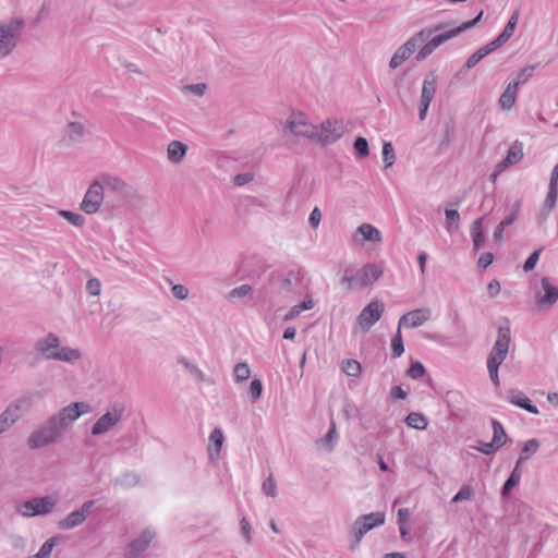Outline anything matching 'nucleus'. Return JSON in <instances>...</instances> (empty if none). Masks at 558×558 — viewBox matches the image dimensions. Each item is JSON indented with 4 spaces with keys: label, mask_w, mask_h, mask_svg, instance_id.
Returning a JSON list of instances; mask_svg holds the SVG:
<instances>
[{
    "label": "nucleus",
    "mask_w": 558,
    "mask_h": 558,
    "mask_svg": "<svg viewBox=\"0 0 558 558\" xmlns=\"http://www.w3.org/2000/svg\"><path fill=\"white\" fill-rule=\"evenodd\" d=\"M430 318V310L428 308H417L413 310L399 319V328H416L424 325Z\"/></svg>",
    "instance_id": "dca6fc26"
},
{
    "label": "nucleus",
    "mask_w": 558,
    "mask_h": 558,
    "mask_svg": "<svg viewBox=\"0 0 558 558\" xmlns=\"http://www.w3.org/2000/svg\"><path fill=\"white\" fill-rule=\"evenodd\" d=\"M522 472L520 470V465L515 463V466L513 468L512 472L510 473V476L507 478L502 486L501 494L504 497L508 496L510 490L517 486L521 481Z\"/></svg>",
    "instance_id": "7c9ffc66"
},
{
    "label": "nucleus",
    "mask_w": 558,
    "mask_h": 558,
    "mask_svg": "<svg viewBox=\"0 0 558 558\" xmlns=\"http://www.w3.org/2000/svg\"><path fill=\"white\" fill-rule=\"evenodd\" d=\"M337 437V429L335 421L330 422L329 429L324 438L317 440V445L324 447L327 451H331L335 446V439Z\"/></svg>",
    "instance_id": "473e14b6"
},
{
    "label": "nucleus",
    "mask_w": 558,
    "mask_h": 558,
    "mask_svg": "<svg viewBox=\"0 0 558 558\" xmlns=\"http://www.w3.org/2000/svg\"><path fill=\"white\" fill-rule=\"evenodd\" d=\"M538 448H539V442H538L537 439H535V438L529 439L524 444V446L522 447V449L520 451V456H519V458L517 460V464L521 465L523 462L529 460L531 456L536 453Z\"/></svg>",
    "instance_id": "c85d7f7f"
},
{
    "label": "nucleus",
    "mask_w": 558,
    "mask_h": 558,
    "mask_svg": "<svg viewBox=\"0 0 558 558\" xmlns=\"http://www.w3.org/2000/svg\"><path fill=\"white\" fill-rule=\"evenodd\" d=\"M383 271V268L376 264H366L356 271L352 268H347L342 280L349 289L363 288L377 281L381 277Z\"/></svg>",
    "instance_id": "423d86ee"
},
{
    "label": "nucleus",
    "mask_w": 558,
    "mask_h": 558,
    "mask_svg": "<svg viewBox=\"0 0 558 558\" xmlns=\"http://www.w3.org/2000/svg\"><path fill=\"white\" fill-rule=\"evenodd\" d=\"M361 518L365 524L369 525L371 530L385 523V514L383 512H371L362 515Z\"/></svg>",
    "instance_id": "f704fd0d"
},
{
    "label": "nucleus",
    "mask_w": 558,
    "mask_h": 558,
    "mask_svg": "<svg viewBox=\"0 0 558 558\" xmlns=\"http://www.w3.org/2000/svg\"><path fill=\"white\" fill-rule=\"evenodd\" d=\"M354 149L359 158H365L369 154L368 143L366 138L359 136L354 141Z\"/></svg>",
    "instance_id": "ea45409f"
},
{
    "label": "nucleus",
    "mask_w": 558,
    "mask_h": 558,
    "mask_svg": "<svg viewBox=\"0 0 558 558\" xmlns=\"http://www.w3.org/2000/svg\"><path fill=\"white\" fill-rule=\"evenodd\" d=\"M356 232L366 241L381 242L383 240L380 231L369 223H362Z\"/></svg>",
    "instance_id": "cd10ccee"
},
{
    "label": "nucleus",
    "mask_w": 558,
    "mask_h": 558,
    "mask_svg": "<svg viewBox=\"0 0 558 558\" xmlns=\"http://www.w3.org/2000/svg\"><path fill=\"white\" fill-rule=\"evenodd\" d=\"M542 248H538L534 251L525 260L523 265V269L525 271H531L535 268L536 263L538 262L539 255H541Z\"/></svg>",
    "instance_id": "6e6d98bb"
},
{
    "label": "nucleus",
    "mask_w": 558,
    "mask_h": 558,
    "mask_svg": "<svg viewBox=\"0 0 558 558\" xmlns=\"http://www.w3.org/2000/svg\"><path fill=\"white\" fill-rule=\"evenodd\" d=\"M171 291L172 294L179 300H185L189 296V289L183 284H174Z\"/></svg>",
    "instance_id": "680f3d73"
},
{
    "label": "nucleus",
    "mask_w": 558,
    "mask_h": 558,
    "mask_svg": "<svg viewBox=\"0 0 558 558\" xmlns=\"http://www.w3.org/2000/svg\"><path fill=\"white\" fill-rule=\"evenodd\" d=\"M263 392V384L259 379H253L250 385L248 395L253 402L257 401Z\"/></svg>",
    "instance_id": "49530a36"
},
{
    "label": "nucleus",
    "mask_w": 558,
    "mask_h": 558,
    "mask_svg": "<svg viewBox=\"0 0 558 558\" xmlns=\"http://www.w3.org/2000/svg\"><path fill=\"white\" fill-rule=\"evenodd\" d=\"M252 291V287L250 284H241L234 289H232L229 293L230 299H241L246 296Z\"/></svg>",
    "instance_id": "3c124183"
},
{
    "label": "nucleus",
    "mask_w": 558,
    "mask_h": 558,
    "mask_svg": "<svg viewBox=\"0 0 558 558\" xmlns=\"http://www.w3.org/2000/svg\"><path fill=\"white\" fill-rule=\"evenodd\" d=\"M240 527H241V533L245 539L246 543H251L252 542V535H251V525L248 523V521L246 520L245 517H243L240 521Z\"/></svg>",
    "instance_id": "052dcab7"
},
{
    "label": "nucleus",
    "mask_w": 558,
    "mask_h": 558,
    "mask_svg": "<svg viewBox=\"0 0 558 558\" xmlns=\"http://www.w3.org/2000/svg\"><path fill=\"white\" fill-rule=\"evenodd\" d=\"M187 151V145L181 141L173 140L168 144L167 157L172 163H180L183 161Z\"/></svg>",
    "instance_id": "4be33fe9"
},
{
    "label": "nucleus",
    "mask_w": 558,
    "mask_h": 558,
    "mask_svg": "<svg viewBox=\"0 0 558 558\" xmlns=\"http://www.w3.org/2000/svg\"><path fill=\"white\" fill-rule=\"evenodd\" d=\"M493 260H494V255L489 252H485L480 255L477 265H478V267L485 269L493 263Z\"/></svg>",
    "instance_id": "69168bd1"
},
{
    "label": "nucleus",
    "mask_w": 558,
    "mask_h": 558,
    "mask_svg": "<svg viewBox=\"0 0 558 558\" xmlns=\"http://www.w3.org/2000/svg\"><path fill=\"white\" fill-rule=\"evenodd\" d=\"M483 11H481L475 19L468 22H463L462 24L454 27H449L450 25L448 23H440L441 25H444V28L439 29V34L433 37L430 35L429 38L425 40V45L418 50L415 59L417 61L425 60L429 54L434 52L436 48H438L446 41L459 36L461 33L474 27L481 21ZM436 33H438V31Z\"/></svg>",
    "instance_id": "7ed1b4c3"
},
{
    "label": "nucleus",
    "mask_w": 558,
    "mask_h": 558,
    "mask_svg": "<svg viewBox=\"0 0 558 558\" xmlns=\"http://www.w3.org/2000/svg\"><path fill=\"white\" fill-rule=\"evenodd\" d=\"M473 449H475L486 456L494 454L498 450L497 446H495L493 441H489V442L480 441L477 445L473 446Z\"/></svg>",
    "instance_id": "603ef678"
},
{
    "label": "nucleus",
    "mask_w": 558,
    "mask_h": 558,
    "mask_svg": "<svg viewBox=\"0 0 558 558\" xmlns=\"http://www.w3.org/2000/svg\"><path fill=\"white\" fill-rule=\"evenodd\" d=\"M35 350L46 360L61 361L70 364L75 363L82 356L76 348L61 347L60 339L53 332L39 338L35 343Z\"/></svg>",
    "instance_id": "f03ea898"
},
{
    "label": "nucleus",
    "mask_w": 558,
    "mask_h": 558,
    "mask_svg": "<svg viewBox=\"0 0 558 558\" xmlns=\"http://www.w3.org/2000/svg\"><path fill=\"white\" fill-rule=\"evenodd\" d=\"M86 291L90 295H95V296L99 295L100 292H101V283H100V281L97 278H90L87 281Z\"/></svg>",
    "instance_id": "4d7b16f0"
},
{
    "label": "nucleus",
    "mask_w": 558,
    "mask_h": 558,
    "mask_svg": "<svg viewBox=\"0 0 558 558\" xmlns=\"http://www.w3.org/2000/svg\"><path fill=\"white\" fill-rule=\"evenodd\" d=\"M383 158L386 163V167H391L396 161L395 149L390 142L384 143Z\"/></svg>",
    "instance_id": "79ce46f5"
},
{
    "label": "nucleus",
    "mask_w": 558,
    "mask_h": 558,
    "mask_svg": "<svg viewBox=\"0 0 558 558\" xmlns=\"http://www.w3.org/2000/svg\"><path fill=\"white\" fill-rule=\"evenodd\" d=\"M342 369L348 376L357 377L362 372V366L355 360H347L343 363Z\"/></svg>",
    "instance_id": "4c0bfd02"
},
{
    "label": "nucleus",
    "mask_w": 558,
    "mask_h": 558,
    "mask_svg": "<svg viewBox=\"0 0 558 558\" xmlns=\"http://www.w3.org/2000/svg\"><path fill=\"white\" fill-rule=\"evenodd\" d=\"M454 122L452 120H449L444 124L441 145H448L451 142L454 134Z\"/></svg>",
    "instance_id": "de8ad7c7"
},
{
    "label": "nucleus",
    "mask_w": 558,
    "mask_h": 558,
    "mask_svg": "<svg viewBox=\"0 0 558 558\" xmlns=\"http://www.w3.org/2000/svg\"><path fill=\"white\" fill-rule=\"evenodd\" d=\"M520 85L521 82L510 83L504 90L499 98V106L502 110H509L513 107Z\"/></svg>",
    "instance_id": "b1692460"
},
{
    "label": "nucleus",
    "mask_w": 558,
    "mask_h": 558,
    "mask_svg": "<svg viewBox=\"0 0 558 558\" xmlns=\"http://www.w3.org/2000/svg\"><path fill=\"white\" fill-rule=\"evenodd\" d=\"M484 216L475 219L470 227V234L473 241V246L475 251L481 250L485 243V234H484Z\"/></svg>",
    "instance_id": "5701e85b"
},
{
    "label": "nucleus",
    "mask_w": 558,
    "mask_h": 558,
    "mask_svg": "<svg viewBox=\"0 0 558 558\" xmlns=\"http://www.w3.org/2000/svg\"><path fill=\"white\" fill-rule=\"evenodd\" d=\"M95 505L94 500L85 501L80 509L72 511L65 518L58 522V527L61 530H72L81 524L87 519L93 507Z\"/></svg>",
    "instance_id": "4468645a"
},
{
    "label": "nucleus",
    "mask_w": 558,
    "mask_h": 558,
    "mask_svg": "<svg viewBox=\"0 0 558 558\" xmlns=\"http://www.w3.org/2000/svg\"><path fill=\"white\" fill-rule=\"evenodd\" d=\"M295 306L302 313L303 311L312 310L314 307V301L311 296H306L300 304H296Z\"/></svg>",
    "instance_id": "774afa93"
},
{
    "label": "nucleus",
    "mask_w": 558,
    "mask_h": 558,
    "mask_svg": "<svg viewBox=\"0 0 558 558\" xmlns=\"http://www.w3.org/2000/svg\"><path fill=\"white\" fill-rule=\"evenodd\" d=\"M521 157H522V150L515 149V147H511L508 150L505 162L511 165V163L518 162L521 159Z\"/></svg>",
    "instance_id": "e2e57ef3"
},
{
    "label": "nucleus",
    "mask_w": 558,
    "mask_h": 558,
    "mask_svg": "<svg viewBox=\"0 0 558 558\" xmlns=\"http://www.w3.org/2000/svg\"><path fill=\"white\" fill-rule=\"evenodd\" d=\"M185 90H189L190 93L194 94L195 96H203L207 89V85L204 83H197L192 85L184 86Z\"/></svg>",
    "instance_id": "bf43d9fd"
},
{
    "label": "nucleus",
    "mask_w": 558,
    "mask_h": 558,
    "mask_svg": "<svg viewBox=\"0 0 558 558\" xmlns=\"http://www.w3.org/2000/svg\"><path fill=\"white\" fill-rule=\"evenodd\" d=\"M558 197V184L549 183L548 193L544 201V208L541 211L539 220L543 221L547 218L548 214L556 207Z\"/></svg>",
    "instance_id": "393cba45"
},
{
    "label": "nucleus",
    "mask_w": 558,
    "mask_h": 558,
    "mask_svg": "<svg viewBox=\"0 0 558 558\" xmlns=\"http://www.w3.org/2000/svg\"><path fill=\"white\" fill-rule=\"evenodd\" d=\"M437 78L438 76L434 71L425 76L420 104L430 105L436 94Z\"/></svg>",
    "instance_id": "aec40b11"
},
{
    "label": "nucleus",
    "mask_w": 558,
    "mask_h": 558,
    "mask_svg": "<svg viewBox=\"0 0 558 558\" xmlns=\"http://www.w3.org/2000/svg\"><path fill=\"white\" fill-rule=\"evenodd\" d=\"M371 531L369 525L365 524L363 519L360 517L356 519V521L353 524V533L355 538V544H359L363 536Z\"/></svg>",
    "instance_id": "c9c22d12"
},
{
    "label": "nucleus",
    "mask_w": 558,
    "mask_h": 558,
    "mask_svg": "<svg viewBox=\"0 0 558 558\" xmlns=\"http://www.w3.org/2000/svg\"><path fill=\"white\" fill-rule=\"evenodd\" d=\"M90 411L85 402H73L49 416L27 437V447L39 450L59 441L66 429L82 415Z\"/></svg>",
    "instance_id": "f257e3e1"
},
{
    "label": "nucleus",
    "mask_w": 558,
    "mask_h": 558,
    "mask_svg": "<svg viewBox=\"0 0 558 558\" xmlns=\"http://www.w3.org/2000/svg\"><path fill=\"white\" fill-rule=\"evenodd\" d=\"M98 183L101 185L104 193L113 192L120 194H128L129 186L128 184L120 178L102 174L97 179Z\"/></svg>",
    "instance_id": "a211bd4d"
},
{
    "label": "nucleus",
    "mask_w": 558,
    "mask_h": 558,
    "mask_svg": "<svg viewBox=\"0 0 558 558\" xmlns=\"http://www.w3.org/2000/svg\"><path fill=\"white\" fill-rule=\"evenodd\" d=\"M474 495V490L470 485H463L460 490L453 496L452 502L457 504L462 500H470Z\"/></svg>",
    "instance_id": "c03bdc74"
},
{
    "label": "nucleus",
    "mask_w": 558,
    "mask_h": 558,
    "mask_svg": "<svg viewBox=\"0 0 558 558\" xmlns=\"http://www.w3.org/2000/svg\"><path fill=\"white\" fill-rule=\"evenodd\" d=\"M541 283L545 294L538 299V304L554 305L558 301V287L553 286L547 277L542 278Z\"/></svg>",
    "instance_id": "412c9836"
},
{
    "label": "nucleus",
    "mask_w": 558,
    "mask_h": 558,
    "mask_svg": "<svg viewBox=\"0 0 558 558\" xmlns=\"http://www.w3.org/2000/svg\"><path fill=\"white\" fill-rule=\"evenodd\" d=\"M24 26L23 19H12L8 23H0V56H9L17 46Z\"/></svg>",
    "instance_id": "0eeeda50"
},
{
    "label": "nucleus",
    "mask_w": 558,
    "mask_h": 558,
    "mask_svg": "<svg viewBox=\"0 0 558 558\" xmlns=\"http://www.w3.org/2000/svg\"><path fill=\"white\" fill-rule=\"evenodd\" d=\"M445 216L447 220V230L448 232L452 231V225H454V229H458V225L460 222V214L456 209H446Z\"/></svg>",
    "instance_id": "37998d69"
},
{
    "label": "nucleus",
    "mask_w": 558,
    "mask_h": 558,
    "mask_svg": "<svg viewBox=\"0 0 558 558\" xmlns=\"http://www.w3.org/2000/svg\"><path fill=\"white\" fill-rule=\"evenodd\" d=\"M444 25L436 24L429 27H425L411 36L402 46H400L389 61V66L391 69L399 68L405 60H408L411 54L416 50L417 46L425 43L429 38L430 35L435 34V32L442 29Z\"/></svg>",
    "instance_id": "39448f33"
},
{
    "label": "nucleus",
    "mask_w": 558,
    "mask_h": 558,
    "mask_svg": "<svg viewBox=\"0 0 558 558\" xmlns=\"http://www.w3.org/2000/svg\"><path fill=\"white\" fill-rule=\"evenodd\" d=\"M223 433L220 428H215L209 436V441L215 446L217 452L220 451L223 444Z\"/></svg>",
    "instance_id": "8fccbe9b"
},
{
    "label": "nucleus",
    "mask_w": 558,
    "mask_h": 558,
    "mask_svg": "<svg viewBox=\"0 0 558 558\" xmlns=\"http://www.w3.org/2000/svg\"><path fill=\"white\" fill-rule=\"evenodd\" d=\"M57 497L54 496H45L40 498H33L31 500L24 501L17 506L16 511L26 518L35 517V515H44L48 514L52 511L54 506L57 505Z\"/></svg>",
    "instance_id": "1a4fd4ad"
},
{
    "label": "nucleus",
    "mask_w": 558,
    "mask_h": 558,
    "mask_svg": "<svg viewBox=\"0 0 558 558\" xmlns=\"http://www.w3.org/2000/svg\"><path fill=\"white\" fill-rule=\"evenodd\" d=\"M500 46L496 44L495 39L490 43L484 45L478 50L475 51L476 56L480 60L484 59L486 56L498 49Z\"/></svg>",
    "instance_id": "864d4df0"
},
{
    "label": "nucleus",
    "mask_w": 558,
    "mask_h": 558,
    "mask_svg": "<svg viewBox=\"0 0 558 558\" xmlns=\"http://www.w3.org/2000/svg\"><path fill=\"white\" fill-rule=\"evenodd\" d=\"M535 70L534 65H529L523 68L520 73L518 74L517 82H521V84H524L529 81L530 77H532L533 72Z\"/></svg>",
    "instance_id": "0e129e2a"
},
{
    "label": "nucleus",
    "mask_w": 558,
    "mask_h": 558,
    "mask_svg": "<svg viewBox=\"0 0 558 558\" xmlns=\"http://www.w3.org/2000/svg\"><path fill=\"white\" fill-rule=\"evenodd\" d=\"M58 214H59V216H61L62 218L68 220L74 227L80 228L85 225V221H86L85 217L81 214H77V213H74L71 210H65V209L59 210Z\"/></svg>",
    "instance_id": "72a5a7b5"
},
{
    "label": "nucleus",
    "mask_w": 558,
    "mask_h": 558,
    "mask_svg": "<svg viewBox=\"0 0 558 558\" xmlns=\"http://www.w3.org/2000/svg\"><path fill=\"white\" fill-rule=\"evenodd\" d=\"M320 220H322V213L318 207H315L310 215V223L312 225V227L316 228V227H318Z\"/></svg>",
    "instance_id": "338daca9"
},
{
    "label": "nucleus",
    "mask_w": 558,
    "mask_h": 558,
    "mask_svg": "<svg viewBox=\"0 0 558 558\" xmlns=\"http://www.w3.org/2000/svg\"><path fill=\"white\" fill-rule=\"evenodd\" d=\"M500 46L496 44L495 39L490 43L484 45L478 50L475 51L476 56L480 60L484 59L486 56L498 49Z\"/></svg>",
    "instance_id": "5fc2aeb1"
},
{
    "label": "nucleus",
    "mask_w": 558,
    "mask_h": 558,
    "mask_svg": "<svg viewBox=\"0 0 558 558\" xmlns=\"http://www.w3.org/2000/svg\"><path fill=\"white\" fill-rule=\"evenodd\" d=\"M254 180L252 172L239 173L234 177L233 183L238 186H243Z\"/></svg>",
    "instance_id": "13d9d810"
},
{
    "label": "nucleus",
    "mask_w": 558,
    "mask_h": 558,
    "mask_svg": "<svg viewBox=\"0 0 558 558\" xmlns=\"http://www.w3.org/2000/svg\"><path fill=\"white\" fill-rule=\"evenodd\" d=\"M125 407L123 403H113L93 425L92 435L100 436L113 428L123 417Z\"/></svg>",
    "instance_id": "6e6552de"
},
{
    "label": "nucleus",
    "mask_w": 558,
    "mask_h": 558,
    "mask_svg": "<svg viewBox=\"0 0 558 558\" xmlns=\"http://www.w3.org/2000/svg\"><path fill=\"white\" fill-rule=\"evenodd\" d=\"M58 538L57 537H50L47 539L41 547L39 548L38 553L34 555L35 558H49L51 555V551L53 547L57 545Z\"/></svg>",
    "instance_id": "e433bc0d"
},
{
    "label": "nucleus",
    "mask_w": 558,
    "mask_h": 558,
    "mask_svg": "<svg viewBox=\"0 0 558 558\" xmlns=\"http://www.w3.org/2000/svg\"><path fill=\"white\" fill-rule=\"evenodd\" d=\"M262 490L266 496L272 498L277 496V484L271 473L267 476V478H265L262 485Z\"/></svg>",
    "instance_id": "58836bf2"
},
{
    "label": "nucleus",
    "mask_w": 558,
    "mask_h": 558,
    "mask_svg": "<svg viewBox=\"0 0 558 558\" xmlns=\"http://www.w3.org/2000/svg\"><path fill=\"white\" fill-rule=\"evenodd\" d=\"M22 417V404L12 402L0 413V436L10 430Z\"/></svg>",
    "instance_id": "2eb2a0df"
},
{
    "label": "nucleus",
    "mask_w": 558,
    "mask_h": 558,
    "mask_svg": "<svg viewBox=\"0 0 558 558\" xmlns=\"http://www.w3.org/2000/svg\"><path fill=\"white\" fill-rule=\"evenodd\" d=\"M492 427H493V439L495 446L499 449L502 447L507 441V434L505 432V428L502 424L497 420H492Z\"/></svg>",
    "instance_id": "2f4dec72"
},
{
    "label": "nucleus",
    "mask_w": 558,
    "mask_h": 558,
    "mask_svg": "<svg viewBox=\"0 0 558 558\" xmlns=\"http://www.w3.org/2000/svg\"><path fill=\"white\" fill-rule=\"evenodd\" d=\"M154 537V531L149 529L145 530L138 537H136L129 544L126 551L128 558H136L137 556H140L143 551H145L148 548Z\"/></svg>",
    "instance_id": "f3484780"
},
{
    "label": "nucleus",
    "mask_w": 558,
    "mask_h": 558,
    "mask_svg": "<svg viewBox=\"0 0 558 558\" xmlns=\"http://www.w3.org/2000/svg\"><path fill=\"white\" fill-rule=\"evenodd\" d=\"M519 20V12L515 11L509 19L507 25L504 31L495 38V41L500 47L505 45L513 35L515 26Z\"/></svg>",
    "instance_id": "a878e982"
},
{
    "label": "nucleus",
    "mask_w": 558,
    "mask_h": 558,
    "mask_svg": "<svg viewBox=\"0 0 558 558\" xmlns=\"http://www.w3.org/2000/svg\"><path fill=\"white\" fill-rule=\"evenodd\" d=\"M251 376L250 366L246 363H238L234 367V377L236 381H244Z\"/></svg>",
    "instance_id": "a19ab883"
},
{
    "label": "nucleus",
    "mask_w": 558,
    "mask_h": 558,
    "mask_svg": "<svg viewBox=\"0 0 558 558\" xmlns=\"http://www.w3.org/2000/svg\"><path fill=\"white\" fill-rule=\"evenodd\" d=\"M286 128L296 136L314 140L317 135V126L308 123L302 112H292L286 121Z\"/></svg>",
    "instance_id": "f8f14e48"
},
{
    "label": "nucleus",
    "mask_w": 558,
    "mask_h": 558,
    "mask_svg": "<svg viewBox=\"0 0 558 558\" xmlns=\"http://www.w3.org/2000/svg\"><path fill=\"white\" fill-rule=\"evenodd\" d=\"M85 133V128L81 122H70L65 129V138L71 143L78 142Z\"/></svg>",
    "instance_id": "c756f323"
},
{
    "label": "nucleus",
    "mask_w": 558,
    "mask_h": 558,
    "mask_svg": "<svg viewBox=\"0 0 558 558\" xmlns=\"http://www.w3.org/2000/svg\"><path fill=\"white\" fill-rule=\"evenodd\" d=\"M408 375L413 379L422 378L425 375V367L418 361L413 362L408 369Z\"/></svg>",
    "instance_id": "09e8293b"
},
{
    "label": "nucleus",
    "mask_w": 558,
    "mask_h": 558,
    "mask_svg": "<svg viewBox=\"0 0 558 558\" xmlns=\"http://www.w3.org/2000/svg\"><path fill=\"white\" fill-rule=\"evenodd\" d=\"M344 133V126L342 121L337 119H328L322 122L320 126H317V135L315 141L320 144L327 145L339 140Z\"/></svg>",
    "instance_id": "9b49d317"
},
{
    "label": "nucleus",
    "mask_w": 558,
    "mask_h": 558,
    "mask_svg": "<svg viewBox=\"0 0 558 558\" xmlns=\"http://www.w3.org/2000/svg\"><path fill=\"white\" fill-rule=\"evenodd\" d=\"M391 349L395 354V356L399 357L404 352L403 341L401 337L400 328L398 327V331L396 336L391 339Z\"/></svg>",
    "instance_id": "a18cd8bd"
},
{
    "label": "nucleus",
    "mask_w": 558,
    "mask_h": 558,
    "mask_svg": "<svg viewBox=\"0 0 558 558\" xmlns=\"http://www.w3.org/2000/svg\"><path fill=\"white\" fill-rule=\"evenodd\" d=\"M507 401L513 405L524 409L529 413L538 414V409L534 405L531 399L522 391L518 389H510L507 392Z\"/></svg>",
    "instance_id": "6ab92c4d"
},
{
    "label": "nucleus",
    "mask_w": 558,
    "mask_h": 558,
    "mask_svg": "<svg viewBox=\"0 0 558 558\" xmlns=\"http://www.w3.org/2000/svg\"><path fill=\"white\" fill-rule=\"evenodd\" d=\"M510 343V327L507 323L506 326L498 328L496 342L490 350L487 359V369L493 384L498 387L500 385L498 368L506 360Z\"/></svg>",
    "instance_id": "20e7f679"
},
{
    "label": "nucleus",
    "mask_w": 558,
    "mask_h": 558,
    "mask_svg": "<svg viewBox=\"0 0 558 558\" xmlns=\"http://www.w3.org/2000/svg\"><path fill=\"white\" fill-rule=\"evenodd\" d=\"M385 311L383 302L375 300L368 303L356 318V325L362 331H368L381 317Z\"/></svg>",
    "instance_id": "9d476101"
},
{
    "label": "nucleus",
    "mask_w": 558,
    "mask_h": 558,
    "mask_svg": "<svg viewBox=\"0 0 558 558\" xmlns=\"http://www.w3.org/2000/svg\"><path fill=\"white\" fill-rule=\"evenodd\" d=\"M104 198L105 193L96 179L89 184L81 203V209L88 215L96 214L100 209Z\"/></svg>",
    "instance_id": "ddd939ff"
},
{
    "label": "nucleus",
    "mask_w": 558,
    "mask_h": 558,
    "mask_svg": "<svg viewBox=\"0 0 558 558\" xmlns=\"http://www.w3.org/2000/svg\"><path fill=\"white\" fill-rule=\"evenodd\" d=\"M405 424L414 429L424 430L428 426V418L420 412H411L404 420Z\"/></svg>",
    "instance_id": "bb28decb"
}]
</instances>
